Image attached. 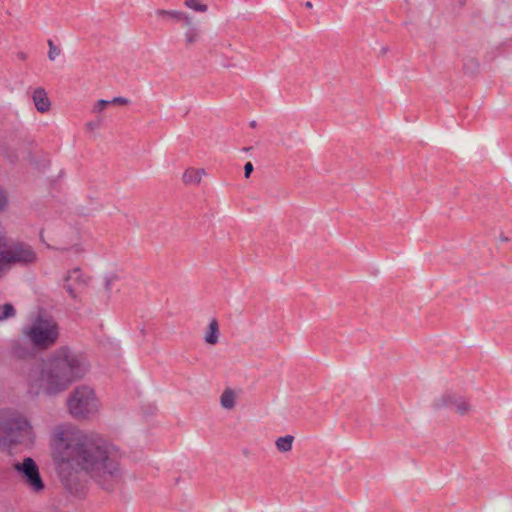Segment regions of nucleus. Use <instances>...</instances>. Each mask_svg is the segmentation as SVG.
Segmentation results:
<instances>
[{
    "mask_svg": "<svg viewBox=\"0 0 512 512\" xmlns=\"http://www.w3.org/2000/svg\"><path fill=\"white\" fill-rule=\"evenodd\" d=\"M52 446L59 477L67 485L85 473L102 489L111 491L122 478L119 449L100 435L58 426Z\"/></svg>",
    "mask_w": 512,
    "mask_h": 512,
    "instance_id": "1",
    "label": "nucleus"
},
{
    "mask_svg": "<svg viewBox=\"0 0 512 512\" xmlns=\"http://www.w3.org/2000/svg\"><path fill=\"white\" fill-rule=\"evenodd\" d=\"M88 369L89 364L82 354L61 347L30 369L28 393L32 396H56L82 378Z\"/></svg>",
    "mask_w": 512,
    "mask_h": 512,
    "instance_id": "2",
    "label": "nucleus"
},
{
    "mask_svg": "<svg viewBox=\"0 0 512 512\" xmlns=\"http://www.w3.org/2000/svg\"><path fill=\"white\" fill-rule=\"evenodd\" d=\"M22 336L35 349L46 350L56 344L59 326L52 317L38 315L23 327Z\"/></svg>",
    "mask_w": 512,
    "mask_h": 512,
    "instance_id": "3",
    "label": "nucleus"
},
{
    "mask_svg": "<svg viewBox=\"0 0 512 512\" xmlns=\"http://www.w3.org/2000/svg\"><path fill=\"white\" fill-rule=\"evenodd\" d=\"M32 427L19 412L7 411L0 416V443L4 445L31 443Z\"/></svg>",
    "mask_w": 512,
    "mask_h": 512,
    "instance_id": "4",
    "label": "nucleus"
},
{
    "mask_svg": "<svg viewBox=\"0 0 512 512\" xmlns=\"http://www.w3.org/2000/svg\"><path fill=\"white\" fill-rule=\"evenodd\" d=\"M69 413L76 419H89L100 410V401L94 389L87 385L77 386L69 394L67 401Z\"/></svg>",
    "mask_w": 512,
    "mask_h": 512,
    "instance_id": "5",
    "label": "nucleus"
},
{
    "mask_svg": "<svg viewBox=\"0 0 512 512\" xmlns=\"http://www.w3.org/2000/svg\"><path fill=\"white\" fill-rule=\"evenodd\" d=\"M13 469L19 482L32 494L40 495L46 485L41 477L39 467L31 457L13 463Z\"/></svg>",
    "mask_w": 512,
    "mask_h": 512,
    "instance_id": "6",
    "label": "nucleus"
},
{
    "mask_svg": "<svg viewBox=\"0 0 512 512\" xmlns=\"http://www.w3.org/2000/svg\"><path fill=\"white\" fill-rule=\"evenodd\" d=\"M432 406L435 409H450L460 416L470 415L473 405L464 396L454 392L445 391L433 400Z\"/></svg>",
    "mask_w": 512,
    "mask_h": 512,
    "instance_id": "7",
    "label": "nucleus"
},
{
    "mask_svg": "<svg viewBox=\"0 0 512 512\" xmlns=\"http://www.w3.org/2000/svg\"><path fill=\"white\" fill-rule=\"evenodd\" d=\"M13 266L19 265L29 267L35 265L39 261V255L35 248L24 241L12 243L5 249Z\"/></svg>",
    "mask_w": 512,
    "mask_h": 512,
    "instance_id": "8",
    "label": "nucleus"
},
{
    "mask_svg": "<svg viewBox=\"0 0 512 512\" xmlns=\"http://www.w3.org/2000/svg\"><path fill=\"white\" fill-rule=\"evenodd\" d=\"M182 18L183 43L186 48H192L203 40V29L194 17L187 14H178Z\"/></svg>",
    "mask_w": 512,
    "mask_h": 512,
    "instance_id": "9",
    "label": "nucleus"
},
{
    "mask_svg": "<svg viewBox=\"0 0 512 512\" xmlns=\"http://www.w3.org/2000/svg\"><path fill=\"white\" fill-rule=\"evenodd\" d=\"M87 284V280L79 268H74L68 272L64 288L72 298H76L77 290L83 288Z\"/></svg>",
    "mask_w": 512,
    "mask_h": 512,
    "instance_id": "10",
    "label": "nucleus"
},
{
    "mask_svg": "<svg viewBox=\"0 0 512 512\" xmlns=\"http://www.w3.org/2000/svg\"><path fill=\"white\" fill-rule=\"evenodd\" d=\"M32 100L36 110L40 113L48 112L51 108V102L46 91L42 87L34 89L32 93Z\"/></svg>",
    "mask_w": 512,
    "mask_h": 512,
    "instance_id": "11",
    "label": "nucleus"
},
{
    "mask_svg": "<svg viewBox=\"0 0 512 512\" xmlns=\"http://www.w3.org/2000/svg\"><path fill=\"white\" fill-rule=\"evenodd\" d=\"M239 393L234 389L227 387L220 396V405L223 409L232 410L237 404Z\"/></svg>",
    "mask_w": 512,
    "mask_h": 512,
    "instance_id": "12",
    "label": "nucleus"
},
{
    "mask_svg": "<svg viewBox=\"0 0 512 512\" xmlns=\"http://www.w3.org/2000/svg\"><path fill=\"white\" fill-rule=\"evenodd\" d=\"M220 330L218 321L213 318L210 320L207 329L204 333V341L208 345H216L219 342Z\"/></svg>",
    "mask_w": 512,
    "mask_h": 512,
    "instance_id": "13",
    "label": "nucleus"
},
{
    "mask_svg": "<svg viewBox=\"0 0 512 512\" xmlns=\"http://www.w3.org/2000/svg\"><path fill=\"white\" fill-rule=\"evenodd\" d=\"M204 175V169L189 168L183 173L182 181L185 185H198Z\"/></svg>",
    "mask_w": 512,
    "mask_h": 512,
    "instance_id": "14",
    "label": "nucleus"
},
{
    "mask_svg": "<svg viewBox=\"0 0 512 512\" xmlns=\"http://www.w3.org/2000/svg\"><path fill=\"white\" fill-rule=\"evenodd\" d=\"M294 442V436L292 435H286L283 437H279L275 441V446L277 450L281 453H286L292 450Z\"/></svg>",
    "mask_w": 512,
    "mask_h": 512,
    "instance_id": "15",
    "label": "nucleus"
},
{
    "mask_svg": "<svg viewBox=\"0 0 512 512\" xmlns=\"http://www.w3.org/2000/svg\"><path fill=\"white\" fill-rule=\"evenodd\" d=\"M13 264L5 249L0 250V279L8 274Z\"/></svg>",
    "mask_w": 512,
    "mask_h": 512,
    "instance_id": "16",
    "label": "nucleus"
},
{
    "mask_svg": "<svg viewBox=\"0 0 512 512\" xmlns=\"http://www.w3.org/2000/svg\"><path fill=\"white\" fill-rule=\"evenodd\" d=\"M155 14L158 17L162 18H170L175 21L181 22L182 18L180 16H177L178 14H187L186 12L180 11V10H165V9H158L155 11Z\"/></svg>",
    "mask_w": 512,
    "mask_h": 512,
    "instance_id": "17",
    "label": "nucleus"
},
{
    "mask_svg": "<svg viewBox=\"0 0 512 512\" xmlns=\"http://www.w3.org/2000/svg\"><path fill=\"white\" fill-rule=\"evenodd\" d=\"M16 315V310L11 303L0 304V321L13 318Z\"/></svg>",
    "mask_w": 512,
    "mask_h": 512,
    "instance_id": "18",
    "label": "nucleus"
},
{
    "mask_svg": "<svg viewBox=\"0 0 512 512\" xmlns=\"http://www.w3.org/2000/svg\"><path fill=\"white\" fill-rule=\"evenodd\" d=\"M184 6L200 13H205L208 10V6L203 4L201 0H185Z\"/></svg>",
    "mask_w": 512,
    "mask_h": 512,
    "instance_id": "19",
    "label": "nucleus"
},
{
    "mask_svg": "<svg viewBox=\"0 0 512 512\" xmlns=\"http://www.w3.org/2000/svg\"><path fill=\"white\" fill-rule=\"evenodd\" d=\"M13 354L18 358H26L31 355V351L29 348L23 346L20 341H15L13 344Z\"/></svg>",
    "mask_w": 512,
    "mask_h": 512,
    "instance_id": "20",
    "label": "nucleus"
},
{
    "mask_svg": "<svg viewBox=\"0 0 512 512\" xmlns=\"http://www.w3.org/2000/svg\"><path fill=\"white\" fill-rule=\"evenodd\" d=\"M60 252H71L75 257H79L84 253V248L80 244H75L70 248H56Z\"/></svg>",
    "mask_w": 512,
    "mask_h": 512,
    "instance_id": "21",
    "label": "nucleus"
},
{
    "mask_svg": "<svg viewBox=\"0 0 512 512\" xmlns=\"http://www.w3.org/2000/svg\"><path fill=\"white\" fill-rule=\"evenodd\" d=\"M8 243H9V236H8L7 227L2 222H0V249L7 247Z\"/></svg>",
    "mask_w": 512,
    "mask_h": 512,
    "instance_id": "22",
    "label": "nucleus"
},
{
    "mask_svg": "<svg viewBox=\"0 0 512 512\" xmlns=\"http://www.w3.org/2000/svg\"><path fill=\"white\" fill-rule=\"evenodd\" d=\"M48 46H49L48 58L51 61H54L60 55L61 50L56 45H54L52 40H48Z\"/></svg>",
    "mask_w": 512,
    "mask_h": 512,
    "instance_id": "23",
    "label": "nucleus"
},
{
    "mask_svg": "<svg viewBox=\"0 0 512 512\" xmlns=\"http://www.w3.org/2000/svg\"><path fill=\"white\" fill-rule=\"evenodd\" d=\"M108 105H110L109 100H104V99L98 100L94 104L92 112L93 113H101Z\"/></svg>",
    "mask_w": 512,
    "mask_h": 512,
    "instance_id": "24",
    "label": "nucleus"
},
{
    "mask_svg": "<svg viewBox=\"0 0 512 512\" xmlns=\"http://www.w3.org/2000/svg\"><path fill=\"white\" fill-rule=\"evenodd\" d=\"M8 207V197L6 193L0 188V211L6 210Z\"/></svg>",
    "mask_w": 512,
    "mask_h": 512,
    "instance_id": "25",
    "label": "nucleus"
},
{
    "mask_svg": "<svg viewBox=\"0 0 512 512\" xmlns=\"http://www.w3.org/2000/svg\"><path fill=\"white\" fill-rule=\"evenodd\" d=\"M118 280V276L116 274H109V275H106L105 278H104V282H105V287L107 290H110L111 289V286L112 284Z\"/></svg>",
    "mask_w": 512,
    "mask_h": 512,
    "instance_id": "26",
    "label": "nucleus"
},
{
    "mask_svg": "<svg viewBox=\"0 0 512 512\" xmlns=\"http://www.w3.org/2000/svg\"><path fill=\"white\" fill-rule=\"evenodd\" d=\"M129 103V100L124 97H114L112 100H110V104L115 105H126Z\"/></svg>",
    "mask_w": 512,
    "mask_h": 512,
    "instance_id": "27",
    "label": "nucleus"
},
{
    "mask_svg": "<svg viewBox=\"0 0 512 512\" xmlns=\"http://www.w3.org/2000/svg\"><path fill=\"white\" fill-rule=\"evenodd\" d=\"M253 164L251 162H247L244 166V175L246 178H249L251 173L253 172Z\"/></svg>",
    "mask_w": 512,
    "mask_h": 512,
    "instance_id": "28",
    "label": "nucleus"
},
{
    "mask_svg": "<svg viewBox=\"0 0 512 512\" xmlns=\"http://www.w3.org/2000/svg\"><path fill=\"white\" fill-rule=\"evenodd\" d=\"M99 125H100V120H99V121H97V122H88V123L86 124V127H87V129H89V130H94V129L98 128V126H99Z\"/></svg>",
    "mask_w": 512,
    "mask_h": 512,
    "instance_id": "29",
    "label": "nucleus"
},
{
    "mask_svg": "<svg viewBox=\"0 0 512 512\" xmlns=\"http://www.w3.org/2000/svg\"><path fill=\"white\" fill-rule=\"evenodd\" d=\"M305 7L308 8V9H311L313 7V4L310 1H307L305 3Z\"/></svg>",
    "mask_w": 512,
    "mask_h": 512,
    "instance_id": "30",
    "label": "nucleus"
},
{
    "mask_svg": "<svg viewBox=\"0 0 512 512\" xmlns=\"http://www.w3.org/2000/svg\"><path fill=\"white\" fill-rule=\"evenodd\" d=\"M250 126H251V127H253V128H254V127H256V121H254V120H253V121H251V122H250Z\"/></svg>",
    "mask_w": 512,
    "mask_h": 512,
    "instance_id": "31",
    "label": "nucleus"
}]
</instances>
